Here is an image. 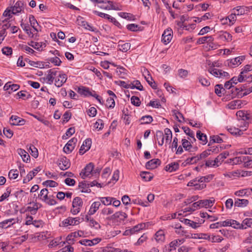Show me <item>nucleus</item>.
Segmentation results:
<instances>
[{
	"label": "nucleus",
	"instance_id": "a19ab883",
	"mask_svg": "<svg viewBox=\"0 0 252 252\" xmlns=\"http://www.w3.org/2000/svg\"><path fill=\"white\" fill-rule=\"evenodd\" d=\"M248 227H252V219L251 218L245 219L241 223L242 229H247Z\"/></svg>",
	"mask_w": 252,
	"mask_h": 252
},
{
	"label": "nucleus",
	"instance_id": "864d4df0",
	"mask_svg": "<svg viewBox=\"0 0 252 252\" xmlns=\"http://www.w3.org/2000/svg\"><path fill=\"white\" fill-rule=\"evenodd\" d=\"M225 89L223 88L222 85L218 84L215 86V92L219 96H220L222 94V92L224 91Z\"/></svg>",
	"mask_w": 252,
	"mask_h": 252
},
{
	"label": "nucleus",
	"instance_id": "f03ea898",
	"mask_svg": "<svg viewBox=\"0 0 252 252\" xmlns=\"http://www.w3.org/2000/svg\"><path fill=\"white\" fill-rule=\"evenodd\" d=\"M114 211L110 208L104 207L100 211V218L107 221H113V213Z\"/></svg>",
	"mask_w": 252,
	"mask_h": 252
},
{
	"label": "nucleus",
	"instance_id": "8fccbe9b",
	"mask_svg": "<svg viewBox=\"0 0 252 252\" xmlns=\"http://www.w3.org/2000/svg\"><path fill=\"white\" fill-rule=\"evenodd\" d=\"M119 15L120 17L128 20H134V16L129 13L120 12L119 13Z\"/></svg>",
	"mask_w": 252,
	"mask_h": 252
},
{
	"label": "nucleus",
	"instance_id": "c85d7f7f",
	"mask_svg": "<svg viewBox=\"0 0 252 252\" xmlns=\"http://www.w3.org/2000/svg\"><path fill=\"white\" fill-rule=\"evenodd\" d=\"M145 227H146V224L145 223H139V224L134 226V227H133L132 228H131L129 230H126V232L128 234V232L129 231L130 233L131 234H133V233H135L136 232H138L140 230H142L143 228H144Z\"/></svg>",
	"mask_w": 252,
	"mask_h": 252
},
{
	"label": "nucleus",
	"instance_id": "412c9836",
	"mask_svg": "<svg viewBox=\"0 0 252 252\" xmlns=\"http://www.w3.org/2000/svg\"><path fill=\"white\" fill-rule=\"evenodd\" d=\"M182 146L186 151L191 152H194L197 150V147H193L190 144V142H189L188 140L184 139L182 140Z\"/></svg>",
	"mask_w": 252,
	"mask_h": 252
},
{
	"label": "nucleus",
	"instance_id": "58836bf2",
	"mask_svg": "<svg viewBox=\"0 0 252 252\" xmlns=\"http://www.w3.org/2000/svg\"><path fill=\"white\" fill-rule=\"evenodd\" d=\"M79 188L81 189V191L82 192H90L91 189L89 188V183H86L85 181L81 182L79 183Z\"/></svg>",
	"mask_w": 252,
	"mask_h": 252
},
{
	"label": "nucleus",
	"instance_id": "cd10ccee",
	"mask_svg": "<svg viewBox=\"0 0 252 252\" xmlns=\"http://www.w3.org/2000/svg\"><path fill=\"white\" fill-rule=\"evenodd\" d=\"M229 155L228 152H224L220 154L217 158L215 159V162L217 163L218 166H219L224 159H225Z\"/></svg>",
	"mask_w": 252,
	"mask_h": 252
},
{
	"label": "nucleus",
	"instance_id": "6e6d98bb",
	"mask_svg": "<svg viewBox=\"0 0 252 252\" xmlns=\"http://www.w3.org/2000/svg\"><path fill=\"white\" fill-rule=\"evenodd\" d=\"M48 190L46 189H42L40 192V194H39V196L40 197V199L42 200V201H45V200L47 199V198L48 196Z\"/></svg>",
	"mask_w": 252,
	"mask_h": 252
},
{
	"label": "nucleus",
	"instance_id": "9d476101",
	"mask_svg": "<svg viewBox=\"0 0 252 252\" xmlns=\"http://www.w3.org/2000/svg\"><path fill=\"white\" fill-rule=\"evenodd\" d=\"M57 74V71L52 69H49L48 71L47 74L46 75L45 77L44 78V80L47 83L51 85L53 83L55 78L56 77Z\"/></svg>",
	"mask_w": 252,
	"mask_h": 252
},
{
	"label": "nucleus",
	"instance_id": "2f4dec72",
	"mask_svg": "<svg viewBox=\"0 0 252 252\" xmlns=\"http://www.w3.org/2000/svg\"><path fill=\"white\" fill-rule=\"evenodd\" d=\"M101 205L100 201H95L91 205L90 209L89 211V214L90 215H94L97 210L99 209Z\"/></svg>",
	"mask_w": 252,
	"mask_h": 252
},
{
	"label": "nucleus",
	"instance_id": "0e129e2a",
	"mask_svg": "<svg viewBox=\"0 0 252 252\" xmlns=\"http://www.w3.org/2000/svg\"><path fill=\"white\" fill-rule=\"evenodd\" d=\"M140 176L142 179L145 181H149L153 178V177L151 175L150 173L148 172H142Z\"/></svg>",
	"mask_w": 252,
	"mask_h": 252
},
{
	"label": "nucleus",
	"instance_id": "f8f14e48",
	"mask_svg": "<svg viewBox=\"0 0 252 252\" xmlns=\"http://www.w3.org/2000/svg\"><path fill=\"white\" fill-rule=\"evenodd\" d=\"M13 14H17L18 13L24 12V2L22 1H17L13 7H11Z\"/></svg>",
	"mask_w": 252,
	"mask_h": 252
},
{
	"label": "nucleus",
	"instance_id": "052dcab7",
	"mask_svg": "<svg viewBox=\"0 0 252 252\" xmlns=\"http://www.w3.org/2000/svg\"><path fill=\"white\" fill-rule=\"evenodd\" d=\"M75 133L74 127H71L69 128L65 132V134L62 136L63 139H66L68 137L71 136Z\"/></svg>",
	"mask_w": 252,
	"mask_h": 252
},
{
	"label": "nucleus",
	"instance_id": "774afa93",
	"mask_svg": "<svg viewBox=\"0 0 252 252\" xmlns=\"http://www.w3.org/2000/svg\"><path fill=\"white\" fill-rule=\"evenodd\" d=\"M118 75L121 78H125L126 75V69L123 67L118 68L117 70Z\"/></svg>",
	"mask_w": 252,
	"mask_h": 252
},
{
	"label": "nucleus",
	"instance_id": "ddd939ff",
	"mask_svg": "<svg viewBox=\"0 0 252 252\" xmlns=\"http://www.w3.org/2000/svg\"><path fill=\"white\" fill-rule=\"evenodd\" d=\"M67 76L65 74H60L55 80V85L60 88L66 81Z\"/></svg>",
	"mask_w": 252,
	"mask_h": 252
},
{
	"label": "nucleus",
	"instance_id": "4d7b16f0",
	"mask_svg": "<svg viewBox=\"0 0 252 252\" xmlns=\"http://www.w3.org/2000/svg\"><path fill=\"white\" fill-rule=\"evenodd\" d=\"M199 203V201L194 202V203H193L192 204V205L190 207H189L188 208H186L185 209L186 211V212H187V211L192 212V211H194L196 210L198 208H200L201 207L200 204Z\"/></svg>",
	"mask_w": 252,
	"mask_h": 252
},
{
	"label": "nucleus",
	"instance_id": "39448f33",
	"mask_svg": "<svg viewBox=\"0 0 252 252\" xmlns=\"http://www.w3.org/2000/svg\"><path fill=\"white\" fill-rule=\"evenodd\" d=\"M94 168V164L90 163L82 170L80 173V176L83 179H85L92 175V173Z\"/></svg>",
	"mask_w": 252,
	"mask_h": 252
},
{
	"label": "nucleus",
	"instance_id": "6ab92c4d",
	"mask_svg": "<svg viewBox=\"0 0 252 252\" xmlns=\"http://www.w3.org/2000/svg\"><path fill=\"white\" fill-rule=\"evenodd\" d=\"M12 10L10 8H7L4 12L3 13L2 16L1 17V20L3 23L7 22L12 17Z\"/></svg>",
	"mask_w": 252,
	"mask_h": 252
},
{
	"label": "nucleus",
	"instance_id": "de8ad7c7",
	"mask_svg": "<svg viewBox=\"0 0 252 252\" xmlns=\"http://www.w3.org/2000/svg\"><path fill=\"white\" fill-rule=\"evenodd\" d=\"M228 131L232 134L235 135H241L243 133V131L244 130H243L242 128L240 129L239 128L234 127L229 128L228 129Z\"/></svg>",
	"mask_w": 252,
	"mask_h": 252
},
{
	"label": "nucleus",
	"instance_id": "1a4fd4ad",
	"mask_svg": "<svg viewBox=\"0 0 252 252\" xmlns=\"http://www.w3.org/2000/svg\"><path fill=\"white\" fill-rule=\"evenodd\" d=\"M58 165L61 170H65L69 168L70 162L66 157H63L59 159Z\"/></svg>",
	"mask_w": 252,
	"mask_h": 252
},
{
	"label": "nucleus",
	"instance_id": "aec40b11",
	"mask_svg": "<svg viewBox=\"0 0 252 252\" xmlns=\"http://www.w3.org/2000/svg\"><path fill=\"white\" fill-rule=\"evenodd\" d=\"M41 168L40 167H37L36 168L34 169L32 171H30L26 177L23 179V183H27L31 181L37 174V173L40 171Z\"/></svg>",
	"mask_w": 252,
	"mask_h": 252
},
{
	"label": "nucleus",
	"instance_id": "7ed1b4c3",
	"mask_svg": "<svg viewBox=\"0 0 252 252\" xmlns=\"http://www.w3.org/2000/svg\"><path fill=\"white\" fill-rule=\"evenodd\" d=\"M82 199L79 197H75L72 201V208L71 212L73 215H76L80 211V209L83 206Z\"/></svg>",
	"mask_w": 252,
	"mask_h": 252
},
{
	"label": "nucleus",
	"instance_id": "bb28decb",
	"mask_svg": "<svg viewBox=\"0 0 252 252\" xmlns=\"http://www.w3.org/2000/svg\"><path fill=\"white\" fill-rule=\"evenodd\" d=\"M77 92L81 95L85 96H89L92 95V92L90 90L89 88L83 86L79 87Z\"/></svg>",
	"mask_w": 252,
	"mask_h": 252
},
{
	"label": "nucleus",
	"instance_id": "f704fd0d",
	"mask_svg": "<svg viewBox=\"0 0 252 252\" xmlns=\"http://www.w3.org/2000/svg\"><path fill=\"white\" fill-rule=\"evenodd\" d=\"M214 38L212 36H206L199 38L197 40V43L203 44L205 42H208L211 43V44H213Z\"/></svg>",
	"mask_w": 252,
	"mask_h": 252
},
{
	"label": "nucleus",
	"instance_id": "6e6552de",
	"mask_svg": "<svg viewBox=\"0 0 252 252\" xmlns=\"http://www.w3.org/2000/svg\"><path fill=\"white\" fill-rule=\"evenodd\" d=\"M62 226L75 225L80 223V218L68 217L62 221Z\"/></svg>",
	"mask_w": 252,
	"mask_h": 252
},
{
	"label": "nucleus",
	"instance_id": "79ce46f5",
	"mask_svg": "<svg viewBox=\"0 0 252 252\" xmlns=\"http://www.w3.org/2000/svg\"><path fill=\"white\" fill-rule=\"evenodd\" d=\"M214 202H215L214 199H213V200L206 199V200H199V203L200 204L201 207H211L212 206H213Z\"/></svg>",
	"mask_w": 252,
	"mask_h": 252
},
{
	"label": "nucleus",
	"instance_id": "49530a36",
	"mask_svg": "<svg viewBox=\"0 0 252 252\" xmlns=\"http://www.w3.org/2000/svg\"><path fill=\"white\" fill-rule=\"evenodd\" d=\"M172 115L175 116L176 119L179 122H182L183 121L181 120V119L183 121L185 120V118L184 117L183 114L181 113L179 111L176 110H173L172 111Z\"/></svg>",
	"mask_w": 252,
	"mask_h": 252
},
{
	"label": "nucleus",
	"instance_id": "ea45409f",
	"mask_svg": "<svg viewBox=\"0 0 252 252\" xmlns=\"http://www.w3.org/2000/svg\"><path fill=\"white\" fill-rule=\"evenodd\" d=\"M219 38L224 41L227 42L231 41L232 40V36L230 33L226 32H223L219 35Z\"/></svg>",
	"mask_w": 252,
	"mask_h": 252
},
{
	"label": "nucleus",
	"instance_id": "b1692460",
	"mask_svg": "<svg viewBox=\"0 0 252 252\" xmlns=\"http://www.w3.org/2000/svg\"><path fill=\"white\" fill-rule=\"evenodd\" d=\"M10 121H12V122L11 123V124L12 125H14V126H17V125L22 126V125H24L25 123V120L24 119H22L20 117H18L17 116L12 115L10 117Z\"/></svg>",
	"mask_w": 252,
	"mask_h": 252
},
{
	"label": "nucleus",
	"instance_id": "20e7f679",
	"mask_svg": "<svg viewBox=\"0 0 252 252\" xmlns=\"http://www.w3.org/2000/svg\"><path fill=\"white\" fill-rule=\"evenodd\" d=\"M209 72L214 75V76L218 78H229V74L228 72L224 71L221 69H219L217 68H210L209 69Z\"/></svg>",
	"mask_w": 252,
	"mask_h": 252
},
{
	"label": "nucleus",
	"instance_id": "393cba45",
	"mask_svg": "<svg viewBox=\"0 0 252 252\" xmlns=\"http://www.w3.org/2000/svg\"><path fill=\"white\" fill-rule=\"evenodd\" d=\"M17 152L21 157L23 161L27 163L30 161V156L25 150L20 148L17 150Z\"/></svg>",
	"mask_w": 252,
	"mask_h": 252
},
{
	"label": "nucleus",
	"instance_id": "69168bd1",
	"mask_svg": "<svg viewBox=\"0 0 252 252\" xmlns=\"http://www.w3.org/2000/svg\"><path fill=\"white\" fill-rule=\"evenodd\" d=\"M250 193V191L248 189H244L237 191L235 192V194L236 196L242 197L245 195H248V193Z\"/></svg>",
	"mask_w": 252,
	"mask_h": 252
},
{
	"label": "nucleus",
	"instance_id": "4be33fe9",
	"mask_svg": "<svg viewBox=\"0 0 252 252\" xmlns=\"http://www.w3.org/2000/svg\"><path fill=\"white\" fill-rule=\"evenodd\" d=\"M85 219L86 221L89 223V225L91 227H94L96 229L100 228L101 226L99 223L90 216H86Z\"/></svg>",
	"mask_w": 252,
	"mask_h": 252
},
{
	"label": "nucleus",
	"instance_id": "c756f323",
	"mask_svg": "<svg viewBox=\"0 0 252 252\" xmlns=\"http://www.w3.org/2000/svg\"><path fill=\"white\" fill-rule=\"evenodd\" d=\"M28 45L34 48V49L40 50H42L43 48H45L46 46V44L43 42H35L32 41H31L30 42H28Z\"/></svg>",
	"mask_w": 252,
	"mask_h": 252
},
{
	"label": "nucleus",
	"instance_id": "e2e57ef3",
	"mask_svg": "<svg viewBox=\"0 0 252 252\" xmlns=\"http://www.w3.org/2000/svg\"><path fill=\"white\" fill-rule=\"evenodd\" d=\"M94 127L95 129L100 130L103 128L104 123L102 120L98 119L94 124Z\"/></svg>",
	"mask_w": 252,
	"mask_h": 252
},
{
	"label": "nucleus",
	"instance_id": "473e14b6",
	"mask_svg": "<svg viewBox=\"0 0 252 252\" xmlns=\"http://www.w3.org/2000/svg\"><path fill=\"white\" fill-rule=\"evenodd\" d=\"M179 167V165L177 162H174L167 165L165 167L166 171L171 172L177 170Z\"/></svg>",
	"mask_w": 252,
	"mask_h": 252
},
{
	"label": "nucleus",
	"instance_id": "0eeeda50",
	"mask_svg": "<svg viewBox=\"0 0 252 252\" xmlns=\"http://www.w3.org/2000/svg\"><path fill=\"white\" fill-rule=\"evenodd\" d=\"M220 135L222 137H220L218 135H213L210 136L208 146H210L215 143H220L221 142H226L227 138L223 134H220Z\"/></svg>",
	"mask_w": 252,
	"mask_h": 252
},
{
	"label": "nucleus",
	"instance_id": "7c9ffc66",
	"mask_svg": "<svg viewBox=\"0 0 252 252\" xmlns=\"http://www.w3.org/2000/svg\"><path fill=\"white\" fill-rule=\"evenodd\" d=\"M107 3L110 4L109 6H100L101 8H103L106 10H121L122 8L117 4H114L113 2L110 0H107L106 1Z\"/></svg>",
	"mask_w": 252,
	"mask_h": 252
},
{
	"label": "nucleus",
	"instance_id": "3c124183",
	"mask_svg": "<svg viewBox=\"0 0 252 252\" xmlns=\"http://www.w3.org/2000/svg\"><path fill=\"white\" fill-rule=\"evenodd\" d=\"M29 21H30L31 26L33 28V29L35 31H37L36 27L38 25V23L33 15H30Z\"/></svg>",
	"mask_w": 252,
	"mask_h": 252
},
{
	"label": "nucleus",
	"instance_id": "680f3d73",
	"mask_svg": "<svg viewBox=\"0 0 252 252\" xmlns=\"http://www.w3.org/2000/svg\"><path fill=\"white\" fill-rule=\"evenodd\" d=\"M43 185L47 187H56L58 185V183L53 180H47L43 183Z\"/></svg>",
	"mask_w": 252,
	"mask_h": 252
},
{
	"label": "nucleus",
	"instance_id": "37998d69",
	"mask_svg": "<svg viewBox=\"0 0 252 252\" xmlns=\"http://www.w3.org/2000/svg\"><path fill=\"white\" fill-rule=\"evenodd\" d=\"M13 220H14L13 219H10L4 220V221L0 222V228H6L10 226L11 225L15 223V222H12V221H13Z\"/></svg>",
	"mask_w": 252,
	"mask_h": 252
},
{
	"label": "nucleus",
	"instance_id": "72a5a7b5",
	"mask_svg": "<svg viewBox=\"0 0 252 252\" xmlns=\"http://www.w3.org/2000/svg\"><path fill=\"white\" fill-rule=\"evenodd\" d=\"M196 137L200 141V143L202 145H205L208 142L206 135L202 133L200 130L197 131Z\"/></svg>",
	"mask_w": 252,
	"mask_h": 252
},
{
	"label": "nucleus",
	"instance_id": "2eb2a0df",
	"mask_svg": "<svg viewBox=\"0 0 252 252\" xmlns=\"http://www.w3.org/2000/svg\"><path fill=\"white\" fill-rule=\"evenodd\" d=\"M245 59V56H240L232 59L230 60H227V64L231 67H233L235 65H238L242 63V62Z\"/></svg>",
	"mask_w": 252,
	"mask_h": 252
},
{
	"label": "nucleus",
	"instance_id": "a878e982",
	"mask_svg": "<svg viewBox=\"0 0 252 252\" xmlns=\"http://www.w3.org/2000/svg\"><path fill=\"white\" fill-rule=\"evenodd\" d=\"M127 217V216L126 213L119 211L113 214L112 218H113V220H120L124 221Z\"/></svg>",
	"mask_w": 252,
	"mask_h": 252
},
{
	"label": "nucleus",
	"instance_id": "603ef678",
	"mask_svg": "<svg viewBox=\"0 0 252 252\" xmlns=\"http://www.w3.org/2000/svg\"><path fill=\"white\" fill-rule=\"evenodd\" d=\"M213 177L214 175H209L206 176L198 177V182L204 183L205 182H209L213 179Z\"/></svg>",
	"mask_w": 252,
	"mask_h": 252
},
{
	"label": "nucleus",
	"instance_id": "bf43d9fd",
	"mask_svg": "<svg viewBox=\"0 0 252 252\" xmlns=\"http://www.w3.org/2000/svg\"><path fill=\"white\" fill-rule=\"evenodd\" d=\"M247 7L245 6H237L235 8H234V10L236 11V14L237 15H243L245 13L246 11L247 10Z\"/></svg>",
	"mask_w": 252,
	"mask_h": 252
},
{
	"label": "nucleus",
	"instance_id": "dca6fc26",
	"mask_svg": "<svg viewBox=\"0 0 252 252\" xmlns=\"http://www.w3.org/2000/svg\"><path fill=\"white\" fill-rule=\"evenodd\" d=\"M247 159H248V157H237L234 158L229 159L228 163L232 164H239L244 163V166H245V163Z\"/></svg>",
	"mask_w": 252,
	"mask_h": 252
},
{
	"label": "nucleus",
	"instance_id": "c9c22d12",
	"mask_svg": "<svg viewBox=\"0 0 252 252\" xmlns=\"http://www.w3.org/2000/svg\"><path fill=\"white\" fill-rule=\"evenodd\" d=\"M249 203V201L245 199H237L234 202L235 206L238 207H244L246 206Z\"/></svg>",
	"mask_w": 252,
	"mask_h": 252
},
{
	"label": "nucleus",
	"instance_id": "5701e85b",
	"mask_svg": "<svg viewBox=\"0 0 252 252\" xmlns=\"http://www.w3.org/2000/svg\"><path fill=\"white\" fill-rule=\"evenodd\" d=\"M20 88L19 85L17 84H11V82H7L6 83L3 87V89L5 91H8V93L10 94L13 92H15L18 90Z\"/></svg>",
	"mask_w": 252,
	"mask_h": 252
},
{
	"label": "nucleus",
	"instance_id": "423d86ee",
	"mask_svg": "<svg viewBox=\"0 0 252 252\" xmlns=\"http://www.w3.org/2000/svg\"><path fill=\"white\" fill-rule=\"evenodd\" d=\"M77 141V139L75 137L69 140L64 147L63 152L66 154H70L73 150Z\"/></svg>",
	"mask_w": 252,
	"mask_h": 252
},
{
	"label": "nucleus",
	"instance_id": "e433bc0d",
	"mask_svg": "<svg viewBox=\"0 0 252 252\" xmlns=\"http://www.w3.org/2000/svg\"><path fill=\"white\" fill-rule=\"evenodd\" d=\"M244 88L242 87L237 88V87H233L231 90L232 97L237 96L239 98H241L240 94H242V92L244 91Z\"/></svg>",
	"mask_w": 252,
	"mask_h": 252
},
{
	"label": "nucleus",
	"instance_id": "09e8293b",
	"mask_svg": "<svg viewBox=\"0 0 252 252\" xmlns=\"http://www.w3.org/2000/svg\"><path fill=\"white\" fill-rule=\"evenodd\" d=\"M130 46L129 43H125L122 44H119L118 45L119 50L123 52H126L130 49Z\"/></svg>",
	"mask_w": 252,
	"mask_h": 252
},
{
	"label": "nucleus",
	"instance_id": "338daca9",
	"mask_svg": "<svg viewBox=\"0 0 252 252\" xmlns=\"http://www.w3.org/2000/svg\"><path fill=\"white\" fill-rule=\"evenodd\" d=\"M198 80L199 83L203 86H208L210 85V82L209 80H208L206 78H204L203 77H199L198 78Z\"/></svg>",
	"mask_w": 252,
	"mask_h": 252
},
{
	"label": "nucleus",
	"instance_id": "13d9d810",
	"mask_svg": "<svg viewBox=\"0 0 252 252\" xmlns=\"http://www.w3.org/2000/svg\"><path fill=\"white\" fill-rule=\"evenodd\" d=\"M141 120L142 121L141 122V124H150L153 121V118L150 115H146L143 116L141 118Z\"/></svg>",
	"mask_w": 252,
	"mask_h": 252
},
{
	"label": "nucleus",
	"instance_id": "5fc2aeb1",
	"mask_svg": "<svg viewBox=\"0 0 252 252\" xmlns=\"http://www.w3.org/2000/svg\"><path fill=\"white\" fill-rule=\"evenodd\" d=\"M105 105L109 108H113L115 105L114 98L113 97H108L106 100Z\"/></svg>",
	"mask_w": 252,
	"mask_h": 252
},
{
	"label": "nucleus",
	"instance_id": "f3484780",
	"mask_svg": "<svg viewBox=\"0 0 252 252\" xmlns=\"http://www.w3.org/2000/svg\"><path fill=\"white\" fill-rule=\"evenodd\" d=\"M161 161L158 158H154L148 161L146 164V167L148 169H153L159 165Z\"/></svg>",
	"mask_w": 252,
	"mask_h": 252
},
{
	"label": "nucleus",
	"instance_id": "4c0bfd02",
	"mask_svg": "<svg viewBox=\"0 0 252 252\" xmlns=\"http://www.w3.org/2000/svg\"><path fill=\"white\" fill-rule=\"evenodd\" d=\"M155 239L158 242H163L165 240V235L164 231L162 230H159L155 234Z\"/></svg>",
	"mask_w": 252,
	"mask_h": 252
},
{
	"label": "nucleus",
	"instance_id": "a211bd4d",
	"mask_svg": "<svg viewBox=\"0 0 252 252\" xmlns=\"http://www.w3.org/2000/svg\"><path fill=\"white\" fill-rule=\"evenodd\" d=\"M101 239L99 238H95L93 240L83 239L79 241V243L86 246H92L98 244L100 242Z\"/></svg>",
	"mask_w": 252,
	"mask_h": 252
},
{
	"label": "nucleus",
	"instance_id": "9b49d317",
	"mask_svg": "<svg viewBox=\"0 0 252 252\" xmlns=\"http://www.w3.org/2000/svg\"><path fill=\"white\" fill-rule=\"evenodd\" d=\"M173 32L171 29H166L163 32L162 35V42L165 45L169 43L172 38V34Z\"/></svg>",
	"mask_w": 252,
	"mask_h": 252
},
{
	"label": "nucleus",
	"instance_id": "a18cd8bd",
	"mask_svg": "<svg viewBox=\"0 0 252 252\" xmlns=\"http://www.w3.org/2000/svg\"><path fill=\"white\" fill-rule=\"evenodd\" d=\"M185 241V240L183 238L176 239L170 243L169 246L170 247L173 248L174 249H175L176 246L184 243Z\"/></svg>",
	"mask_w": 252,
	"mask_h": 252
},
{
	"label": "nucleus",
	"instance_id": "f257e3e1",
	"mask_svg": "<svg viewBox=\"0 0 252 252\" xmlns=\"http://www.w3.org/2000/svg\"><path fill=\"white\" fill-rule=\"evenodd\" d=\"M236 116L238 117V122L243 123V126L240 124L238 125V126L242 128L243 130H247L249 126V123L247 121L251 118L250 114L246 111L240 110L236 113Z\"/></svg>",
	"mask_w": 252,
	"mask_h": 252
},
{
	"label": "nucleus",
	"instance_id": "4468645a",
	"mask_svg": "<svg viewBox=\"0 0 252 252\" xmlns=\"http://www.w3.org/2000/svg\"><path fill=\"white\" fill-rule=\"evenodd\" d=\"M92 145V140L90 138L86 139L82 145L80 150L79 154L83 155L86 152L88 151L91 148Z\"/></svg>",
	"mask_w": 252,
	"mask_h": 252
},
{
	"label": "nucleus",
	"instance_id": "c03bdc74",
	"mask_svg": "<svg viewBox=\"0 0 252 252\" xmlns=\"http://www.w3.org/2000/svg\"><path fill=\"white\" fill-rule=\"evenodd\" d=\"M99 199L100 200V202H101L103 205L108 206L112 204V202L114 200V198L111 197H100Z\"/></svg>",
	"mask_w": 252,
	"mask_h": 252
}]
</instances>
